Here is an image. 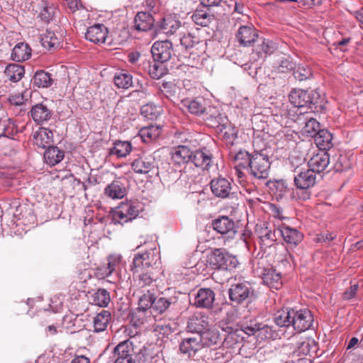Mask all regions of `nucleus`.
Listing matches in <instances>:
<instances>
[{
    "instance_id": "obj_45",
    "label": "nucleus",
    "mask_w": 363,
    "mask_h": 363,
    "mask_svg": "<svg viewBox=\"0 0 363 363\" xmlns=\"http://www.w3.org/2000/svg\"><path fill=\"white\" fill-rule=\"evenodd\" d=\"M162 112V108L153 103H148L141 108V114L148 120H156Z\"/></svg>"
},
{
    "instance_id": "obj_48",
    "label": "nucleus",
    "mask_w": 363,
    "mask_h": 363,
    "mask_svg": "<svg viewBox=\"0 0 363 363\" xmlns=\"http://www.w3.org/2000/svg\"><path fill=\"white\" fill-rule=\"evenodd\" d=\"M57 13L56 8L52 4L49 2H42V9L40 11L39 17L46 23L53 20Z\"/></svg>"
},
{
    "instance_id": "obj_6",
    "label": "nucleus",
    "mask_w": 363,
    "mask_h": 363,
    "mask_svg": "<svg viewBox=\"0 0 363 363\" xmlns=\"http://www.w3.org/2000/svg\"><path fill=\"white\" fill-rule=\"evenodd\" d=\"M251 174L257 179H267L269 174L270 162L267 155L262 152L252 154L249 169Z\"/></svg>"
},
{
    "instance_id": "obj_35",
    "label": "nucleus",
    "mask_w": 363,
    "mask_h": 363,
    "mask_svg": "<svg viewBox=\"0 0 363 363\" xmlns=\"http://www.w3.org/2000/svg\"><path fill=\"white\" fill-rule=\"evenodd\" d=\"M111 319V313L108 311L103 310L94 318V331L96 333L104 331L109 324Z\"/></svg>"
},
{
    "instance_id": "obj_2",
    "label": "nucleus",
    "mask_w": 363,
    "mask_h": 363,
    "mask_svg": "<svg viewBox=\"0 0 363 363\" xmlns=\"http://www.w3.org/2000/svg\"><path fill=\"white\" fill-rule=\"evenodd\" d=\"M160 259L159 252L155 247L146 251L142 254H138L135 256L131 267V271L133 275L136 273L143 272V271H149L151 272L155 268L158 267Z\"/></svg>"
},
{
    "instance_id": "obj_16",
    "label": "nucleus",
    "mask_w": 363,
    "mask_h": 363,
    "mask_svg": "<svg viewBox=\"0 0 363 363\" xmlns=\"http://www.w3.org/2000/svg\"><path fill=\"white\" fill-rule=\"evenodd\" d=\"M30 113L33 120L38 125L48 121L52 116V111L43 103L33 106Z\"/></svg>"
},
{
    "instance_id": "obj_12",
    "label": "nucleus",
    "mask_w": 363,
    "mask_h": 363,
    "mask_svg": "<svg viewBox=\"0 0 363 363\" xmlns=\"http://www.w3.org/2000/svg\"><path fill=\"white\" fill-rule=\"evenodd\" d=\"M192 162L196 167L208 170L213 162V156L209 150L206 147L192 151Z\"/></svg>"
},
{
    "instance_id": "obj_42",
    "label": "nucleus",
    "mask_w": 363,
    "mask_h": 363,
    "mask_svg": "<svg viewBox=\"0 0 363 363\" xmlns=\"http://www.w3.org/2000/svg\"><path fill=\"white\" fill-rule=\"evenodd\" d=\"M4 73L10 81L17 82L22 79L25 69L22 65L10 64L6 67Z\"/></svg>"
},
{
    "instance_id": "obj_40",
    "label": "nucleus",
    "mask_w": 363,
    "mask_h": 363,
    "mask_svg": "<svg viewBox=\"0 0 363 363\" xmlns=\"http://www.w3.org/2000/svg\"><path fill=\"white\" fill-rule=\"evenodd\" d=\"M161 133L160 126L150 125L142 128L139 131V135L143 142L148 143L157 139Z\"/></svg>"
},
{
    "instance_id": "obj_28",
    "label": "nucleus",
    "mask_w": 363,
    "mask_h": 363,
    "mask_svg": "<svg viewBox=\"0 0 363 363\" xmlns=\"http://www.w3.org/2000/svg\"><path fill=\"white\" fill-rule=\"evenodd\" d=\"M104 194L112 199H121L125 196L126 188L121 181L114 180L105 188Z\"/></svg>"
},
{
    "instance_id": "obj_3",
    "label": "nucleus",
    "mask_w": 363,
    "mask_h": 363,
    "mask_svg": "<svg viewBox=\"0 0 363 363\" xmlns=\"http://www.w3.org/2000/svg\"><path fill=\"white\" fill-rule=\"evenodd\" d=\"M209 263L214 269L225 270H231L239 264L235 256L230 255L221 248H216L211 251L209 255Z\"/></svg>"
},
{
    "instance_id": "obj_22",
    "label": "nucleus",
    "mask_w": 363,
    "mask_h": 363,
    "mask_svg": "<svg viewBox=\"0 0 363 363\" xmlns=\"http://www.w3.org/2000/svg\"><path fill=\"white\" fill-rule=\"evenodd\" d=\"M313 322V315L308 308L296 311V333H302L308 330Z\"/></svg>"
},
{
    "instance_id": "obj_9",
    "label": "nucleus",
    "mask_w": 363,
    "mask_h": 363,
    "mask_svg": "<svg viewBox=\"0 0 363 363\" xmlns=\"http://www.w3.org/2000/svg\"><path fill=\"white\" fill-rule=\"evenodd\" d=\"M133 343L130 340L120 342L113 350V363H135Z\"/></svg>"
},
{
    "instance_id": "obj_37",
    "label": "nucleus",
    "mask_w": 363,
    "mask_h": 363,
    "mask_svg": "<svg viewBox=\"0 0 363 363\" xmlns=\"http://www.w3.org/2000/svg\"><path fill=\"white\" fill-rule=\"evenodd\" d=\"M183 103L188 111L194 115H204L205 112L207 111L205 106V101L202 99H195L192 100L186 99Z\"/></svg>"
},
{
    "instance_id": "obj_36",
    "label": "nucleus",
    "mask_w": 363,
    "mask_h": 363,
    "mask_svg": "<svg viewBox=\"0 0 363 363\" xmlns=\"http://www.w3.org/2000/svg\"><path fill=\"white\" fill-rule=\"evenodd\" d=\"M64 157V151L55 146H49L44 153L45 162L52 166L61 162Z\"/></svg>"
},
{
    "instance_id": "obj_44",
    "label": "nucleus",
    "mask_w": 363,
    "mask_h": 363,
    "mask_svg": "<svg viewBox=\"0 0 363 363\" xmlns=\"http://www.w3.org/2000/svg\"><path fill=\"white\" fill-rule=\"evenodd\" d=\"M244 331V326L240 330H235L228 333L223 340V345L228 348L233 347L235 345L242 342L244 339L242 336Z\"/></svg>"
},
{
    "instance_id": "obj_34",
    "label": "nucleus",
    "mask_w": 363,
    "mask_h": 363,
    "mask_svg": "<svg viewBox=\"0 0 363 363\" xmlns=\"http://www.w3.org/2000/svg\"><path fill=\"white\" fill-rule=\"evenodd\" d=\"M133 170L138 174H147L154 168V162L147 157H139L131 163Z\"/></svg>"
},
{
    "instance_id": "obj_54",
    "label": "nucleus",
    "mask_w": 363,
    "mask_h": 363,
    "mask_svg": "<svg viewBox=\"0 0 363 363\" xmlns=\"http://www.w3.org/2000/svg\"><path fill=\"white\" fill-rule=\"evenodd\" d=\"M312 146V143L311 140H302L300 143H296V152H298V155H296V163L306 161V156L308 155V150Z\"/></svg>"
},
{
    "instance_id": "obj_13",
    "label": "nucleus",
    "mask_w": 363,
    "mask_h": 363,
    "mask_svg": "<svg viewBox=\"0 0 363 363\" xmlns=\"http://www.w3.org/2000/svg\"><path fill=\"white\" fill-rule=\"evenodd\" d=\"M330 164V155L326 151H319L314 154L308 162V167L314 173L323 172Z\"/></svg>"
},
{
    "instance_id": "obj_59",
    "label": "nucleus",
    "mask_w": 363,
    "mask_h": 363,
    "mask_svg": "<svg viewBox=\"0 0 363 363\" xmlns=\"http://www.w3.org/2000/svg\"><path fill=\"white\" fill-rule=\"evenodd\" d=\"M177 86L176 85L170 82H162L161 86H160L159 91L167 98H169L172 96L176 93Z\"/></svg>"
},
{
    "instance_id": "obj_23",
    "label": "nucleus",
    "mask_w": 363,
    "mask_h": 363,
    "mask_svg": "<svg viewBox=\"0 0 363 363\" xmlns=\"http://www.w3.org/2000/svg\"><path fill=\"white\" fill-rule=\"evenodd\" d=\"M236 36L241 45L249 46L257 39L258 33L254 28L242 26L239 28Z\"/></svg>"
},
{
    "instance_id": "obj_41",
    "label": "nucleus",
    "mask_w": 363,
    "mask_h": 363,
    "mask_svg": "<svg viewBox=\"0 0 363 363\" xmlns=\"http://www.w3.org/2000/svg\"><path fill=\"white\" fill-rule=\"evenodd\" d=\"M113 82L118 88L127 89L133 84V77L127 71L121 70L115 74Z\"/></svg>"
},
{
    "instance_id": "obj_18",
    "label": "nucleus",
    "mask_w": 363,
    "mask_h": 363,
    "mask_svg": "<svg viewBox=\"0 0 363 363\" xmlns=\"http://www.w3.org/2000/svg\"><path fill=\"white\" fill-rule=\"evenodd\" d=\"M211 226L214 230L221 235L236 233L235 222L228 216H220L213 220Z\"/></svg>"
},
{
    "instance_id": "obj_60",
    "label": "nucleus",
    "mask_w": 363,
    "mask_h": 363,
    "mask_svg": "<svg viewBox=\"0 0 363 363\" xmlns=\"http://www.w3.org/2000/svg\"><path fill=\"white\" fill-rule=\"evenodd\" d=\"M313 341L310 338H306L303 341L296 342V353L297 355H306L309 353L311 350V342Z\"/></svg>"
},
{
    "instance_id": "obj_31",
    "label": "nucleus",
    "mask_w": 363,
    "mask_h": 363,
    "mask_svg": "<svg viewBox=\"0 0 363 363\" xmlns=\"http://www.w3.org/2000/svg\"><path fill=\"white\" fill-rule=\"evenodd\" d=\"M315 181V173L311 169H307L306 172H301L298 173V177H296V188L307 189L314 185Z\"/></svg>"
},
{
    "instance_id": "obj_51",
    "label": "nucleus",
    "mask_w": 363,
    "mask_h": 363,
    "mask_svg": "<svg viewBox=\"0 0 363 363\" xmlns=\"http://www.w3.org/2000/svg\"><path fill=\"white\" fill-rule=\"evenodd\" d=\"M144 294L139 298L138 301V309L142 311H146L148 308H152L154 301V294L151 292L150 289H144L142 292H145Z\"/></svg>"
},
{
    "instance_id": "obj_8",
    "label": "nucleus",
    "mask_w": 363,
    "mask_h": 363,
    "mask_svg": "<svg viewBox=\"0 0 363 363\" xmlns=\"http://www.w3.org/2000/svg\"><path fill=\"white\" fill-rule=\"evenodd\" d=\"M312 113L297 115L296 124L303 125L300 130L302 136L306 138H313L320 130V123L312 117Z\"/></svg>"
},
{
    "instance_id": "obj_33",
    "label": "nucleus",
    "mask_w": 363,
    "mask_h": 363,
    "mask_svg": "<svg viewBox=\"0 0 363 363\" xmlns=\"http://www.w3.org/2000/svg\"><path fill=\"white\" fill-rule=\"evenodd\" d=\"M31 49L28 44L19 43L13 48L11 58L16 62H23L30 58Z\"/></svg>"
},
{
    "instance_id": "obj_15",
    "label": "nucleus",
    "mask_w": 363,
    "mask_h": 363,
    "mask_svg": "<svg viewBox=\"0 0 363 363\" xmlns=\"http://www.w3.org/2000/svg\"><path fill=\"white\" fill-rule=\"evenodd\" d=\"M210 184L213 194L220 198L228 197L232 189L230 181L223 177L212 179Z\"/></svg>"
},
{
    "instance_id": "obj_4",
    "label": "nucleus",
    "mask_w": 363,
    "mask_h": 363,
    "mask_svg": "<svg viewBox=\"0 0 363 363\" xmlns=\"http://www.w3.org/2000/svg\"><path fill=\"white\" fill-rule=\"evenodd\" d=\"M297 97L296 116L313 112L320 100L319 94L313 90L308 93V90L300 89Z\"/></svg>"
},
{
    "instance_id": "obj_55",
    "label": "nucleus",
    "mask_w": 363,
    "mask_h": 363,
    "mask_svg": "<svg viewBox=\"0 0 363 363\" xmlns=\"http://www.w3.org/2000/svg\"><path fill=\"white\" fill-rule=\"evenodd\" d=\"M152 274V271H151V272L149 271H143V272L136 273L135 274H138V286L140 289L150 286L155 280Z\"/></svg>"
},
{
    "instance_id": "obj_58",
    "label": "nucleus",
    "mask_w": 363,
    "mask_h": 363,
    "mask_svg": "<svg viewBox=\"0 0 363 363\" xmlns=\"http://www.w3.org/2000/svg\"><path fill=\"white\" fill-rule=\"evenodd\" d=\"M218 130L220 133L222 134L223 139H225L227 143L230 144L233 143V141L237 137L233 128H231L230 126H228L225 123Z\"/></svg>"
},
{
    "instance_id": "obj_52",
    "label": "nucleus",
    "mask_w": 363,
    "mask_h": 363,
    "mask_svg": "<svg viewBox=\"0 0 363 363\" xmlns=\"http://www.w3.org/2000/svg\"><path fill=\"white\" fill-rule=\"evenodd\" d=\"M252 160V155H250L247 151H239L234 156V161L237 167L249 169L250 163Z\"/></svg>"
},
{
    "instance_id": "obj_50",
    "label": "nucleus",
    "mask_w": 363,
    "mask_h": 363,
    "mask_svg": "<svg viewBox=\"0 0 363 363\" xmlns=\"http://www.w3.org/2000/svg\"><path fill=\"white\" fill-rule=\"evenodd\" d=\"M43 46L48 49L56 48L60 44V38L52 31L47 30L41 38Z\"/></svg>"
},
{
    "instance_id": "obj_26",
    "label": "nucleus",
    "mask_w": 363,
    "mask_h": 363,
    "mask_svg": "<svg viewBox=\"0 0 363 363\" xmlns=\"http://www.w3.org/2000/svg\"><path fill=\"white\" fill-rule=\"evenodd\" d=\"M134 23L136 30L147 31L153 27L155 19L151 13L141 11L135 16Z\"/></svg>"
},
{
    "instance_id": "obj_63",
    "label": "nucleus",
    "mask_w": 363,
    "mask_h": 363,
    "mask_svg": "<svg viewBox=\"0 0 363 363\" xmlns=\"http://www.w3.org/2000/svg\"><path fill=\"white\" fill-rule=\"evenodd\" d=\"M121 259V256L118 255H111L108 257V263L106 266L109 269L108 272L112 273L116 267L119 264Z\"/></svg>"
},
{
    "instance_id": "obj_49",
    "label": "nucleus",
    "mask_w": 363,
    "mask_h": 363,
    "mask_svg": "<svg viewBox=\"0 0 363 363\" xmlns=\"http://www.w3.org/2000/svg\"><path fill=\"white\" fill-rule=\"evenodd\" d=\"M93 303L100 307H106L111 301L110 294L104 289H99L93 295Z\"/></svg>"
},
{
    "instance_id": "obj_1",
    "label": "nucleus",
    "mask_w": 363,
    "mask_h": 363,
    "mask_svg": "<svg viewBox=\"0 0 363 363\" xmlns=\"http://www.w3.org/2000/svg\"><path fill=\"white\" fill-rule=\"evenodd\" d=\"M254 270L261 277L262 282L271 289H279L281 285V278L279 272L269 264L267 257H261L254 262Z\"/></svg>"
},
{
    "instance_id": "obj_39",
    "label": "nucleus",
    "mask_w": 363,
    "mask_h": 363,
    "mask_svg": "<svg viewBox=\"0 0 363 363\" xmlns=\"http://www.w3.org/2000/svg\"><path fill=\"white\" fill-rule=\"evenodd\" d=\"M32 80L33 84L38 88L50 87L54 81L52 77V74L45 72L44 70L37 71Z\"/></svg>"
},
{
    "instance_id": "obj_43",
    "label": "nucleus",
    "mask_w": 363,
    "mask_h": 363,
    "mask_svg": "<svg viewBox=\"0 0 363 363\" xmlns=\"http://www.w3.org/2000/svg\"><path fill=\"white\" fill-rule=\"evenodd\" d=\"M180 42L182 45L186 49L193 48L194 47H197V49H199L206 45L204 41L201 40L199 36L191 33L184 34L180 39Z\"/></svg>"
},
{
    "instance_id": "obj_53",
    "label": "nucleus",
    "mask_w": 363,
    "mask_h": 363,
    "mask_svg": "<svg viewBox=\"0 0 363 363\" xmlns=\"http://www.w3.org/2000/svg\"><path fill=\"white\" fill-rule=\"evenodd\" d=\"M191 18L196 24L203 27L208 26L213 19V16L208 14L207 12L199 10H196L193 13Z\"/></svg>"
},
{
    "instance_id": "obj_7",
    "label": "nucleus",
    "mask_w": 363,
    "mask_h": 363,
    "mask_svg": "<svg viewBox=\"0 0 363 363\" xmlns=\"http://www.w3.org/2000/svg\"><path fill=\"white\" fill-rule=\"evenodd\" d=\"M244 331L248 335H255L260 340L276 339L279 336L278 333L273 330L272 326L255 321H250L244 325Z\"/></svg>"
},
{
    "instance_id": "obj_30",
    "label": "nucleus",
    "mask_w": 363,
    "mask_h": 363,
    "mask_svg": "<svg viewBox=\"0 0 363 363\" xmlns=\"http://www.w3.org/2000/svg\"><path fill=\"white\" fill-rule=\"evenodd\" d=\"M313 138L319 151H326L333 146L332 134L327 130L323 129L318 130V133L313 137Z\"/></svg>"
},
{
    "instance_id": "obj_57",
    "label": "nucleus",
    "mask_w": 363,
    "mask_h": 363,
    "mask_svg": "<svg viewBox=\"0 0 363 363\" xmlns=\"http://www.w3.org/2000/svg\"><path fill=\"white\" fill-rule=\"evenodd\" d=\"M296 72L298 73V75L296 76V79L299 82L310 80L313 76L311 67L303 64L298 65Z\"/></svg>"
},
{
    "instance_id": "obj_56",
    "label": "nucleus",
    "mask_w": 363,
    "mask_h": 363,
    "mask_svg": "<svg viewBox=\"0 0 363 363\" xmlns=\"http://www.w3.org/2000/svg\"><path fill=\"white\" fill-rule=\"evenodd\" d=\"M171 299L172 298H167L164 297H155L152 309L158 313H162L171 305Z\"/></svg>"
},
{
    "instance_id": "obj_5",
    "label": "nucleus",
    "mask_w": 363,
    "mask_h": 363,
    "mask_svg": "<svg viewBox=\"0 0 363 363\" xmlns=\"http://www.w3.org/2000/svg\"><path fill=\"white\" fill-rule=\"evenodd\" d=\"M139 214L138 205L132 201L122 202L113 211L112 220L115 224L123 225L136 218Z\"/></svg>"
},
{
    "instance_id": "obj_19",
    "label": "nucleus",
    "mask_w": 363,
    "mask_h": 363,
    "mask_svg": "<svg viewBox=\"0 0 363 363\" xmlns=\"http://www.w3.org/2000/svg\"><path fill=\"white\" fill-rule=\"evenodd\" d=\"M208 327V322L207 318L201 313H194L190 316L186 326L188 331L196 333V334L201 333Z\"/></svg>"
},
{
    "instance_id": "obj_24",
    "label": "nucleus",
    "mask_w": 363,
    "mask_h": 363,
    "mask_svg": "<svg viewBox=\"0 0 363 363\" xmlns=\"http://www.w3.org/2000/svg\"><path fill=\"white\" fill-rule=\"evenodd\" d=\"M274 323L280 327H289L291 325L294 328L295 324V311L291 309H282L274 314Z\"/></svg>"
},
{
    "instance_id": "obj_32",
    "label": "nucleus",
    "mask_w": 363,
    "mask_h": 363,
    "mask_svg": "<svg viewBox=\"0 0 363 363\" xmlns=\"http://www.w3.org/2000/svg\"><path fill=\"white\" fill-rule=\"evenodd\" d=\"M35 144L42 148L50 146L52 142L53 133L52 130L45 128H40L34 135Z\"/></svg>"
},
{
    "instance_id": "obj_14",
    "label": "nucleus",
    "mask_w": 363,
    "mask_h": 363,
    "mask_svg": "<svg viewBox=\"0 0 363 363\" xmlns=\"http://www.w3.org/2000/svg\"><path fill=\"white\" fill-rule=\"evenodd\" d=\"M181 22L175 16H164L156 28L157 33L173 35L180 28Z\"/></svg>"
},
{
    "instance_id": "obj_17",
    "label": "nucleus",
    "mask_w": 363,
    "mask_h": 363,
    "mask_svg": "<svg viewBox=\"0 0 363 363\" xmlns=\"http://www.w3.org/2000/svg\"><path fill=\"white\" fill-rule=\"evenodd\" d=\"M202 348V343L198 334L193 337L184 338L179 345L181 352L188 354L189 357L194 356Z\"/></svg>"
},
{
    "instance_id": "obj_47",
    "label": "nucleus",
    "mask_w": 363,
    "mask_h": 363,
    "mask_svg": "<svg viewBox=\"0 0 363 363\" xmlns=\"http://www.w3.org/2000/svg\"><path fill=\"white\" fill-rule=\"evenodd\" d=\"M131 149L130 143L128 141H117L114 143V146L111 150V154L115 155L118 157H124L130 152Z\"/></svg>"
},
{
    "instance_id": "obj_62",
    "label": "nucleus",
    "mask_w": 363,
    "mask_h": 363,
    "mask_svg": "<svg viewBox=\"0 0 363 363\" xmlns=\"http://www.w3.org/2000/svg\"><path fill=\"white\" fill-rule=\"evenodd\" d=\"M350 167V162L346 156L340 155L334 165L335 172H343Z\"/></svg>"
},
{
    "instance_id": "obj_11",
    "label": "nucleus",
    "mask_w": 363,
    "mask_h": 363,
    "mask_svg": "<svg viewBox=\"0 0 363 363\" xmlns=\"http://www.w3.org/2000/svg\"><path fill=\"white\" fill-rule=\"evenodd\" d=\"M172 50V43L170 41L162 40L153 44L151 52L155 62L163 63L171 58Z\"/></svg>"
},
{
    "instance_id": "obj_61",
    "label": "nucleus",
    "mask_w": 363,
    "mask_h": 363,
    "mask_svg": "<svg viewBox=\"0 0 363 363\" xmlns=\"http://www.w3.org/2000/svg\"><path fill=\"white\" fill-rule=\"evenodd\" d=\"M164 73L163 66L157 64L156 62L149 67V74L152 79H160L164 74Z\"/></svg>"
},
{
    "instance_id": "obj_29",
    "label": "nucleus",
    "mask_w": 363,
    "mask_h": 363,
    "mask_svg": "<svg viewBox=\"0 0 363 363\" xmlns=\"http://www.w3.org/2000/svg\"><path fill=\"white\" fill-rule=\"evenodd\" d=\"M192 151L186 145H179L174 149L172 159L178 164H187L191 162Z\"/></svg>"
},
{
    "instance_id": "obj_27",
    "label": "nucleus",
    "mask_w": 363,
    "mask_h": 363,
    "mask_svg": "<svg viewBox=\"0 0 363 363\" xmlns=\"http://www.w3.org/2000/svg\"><path fill=\"white\" fill-rule=\"evenodd\" d=\"M281 233L286 244V250L290 258L294 260V252L295 249V230L289 226L283 224L281 228Z\"/></svg>"
},
{
    "instance_id": "obj_21",
    "label": "nucleus",
    "mask_w": 363,
    "mask_h": 363,
    "mask_svg": "<svg viewBox=\"0 0 363 363\" xmlns=\"http://www.w3.org/2000/svg\"><path fill=\"white\" fill-rule=\"evenodd\" d=\"M108 35V29L103 24H96L88 28L85 34L86 39L94 43H103Z\"/></svg>"
},
{
    "instance_id": "obj_10",
    "label": "nucleus",
    "mask_w": 363,
    "mask_h": 363,
    "mask_svg": "<svg viewBox=\"0 0 363 363\" xmlns=\"http://www.w3.org/2000/svg\"><path fill=\"white\" fill-rule=\"evenodd\" d=\"M253 294V289L248 282H239L233 284L228 289V296L230 301L237 304L242 303Z\"/></svg>"
},
{
    "instance_id": "obj_38",
    "label": "nucleus",
    "mask_w": 363,
    "mask_h": 363,
    "mask_svg": "<svg viewBox=\"0 0 363 363\" xmlns=\"http://www.w3.org/2000/svg\"><path fill=\"white\" fill-rule=\"evenodd\" d=\"M231 358V352L221 349L218 351H211L206 357V363H227Z\"/></svg>"
},
{
    "instance_id": "obj_20",
    "label": "nucleus",
    "mask_w": 363,
    "mask_h": 363,
    "mask_svg": "<svg viewBox=\"0 0 363 363\" xmlns=\"http://www.w3.org/2000/svg\"><path fill=\"white\" fill-rule=\"evenodd\" d=\"M214 301V291L211 289L203 288L198 291L194 298V305L199 308H210L212 307Z\"/></svg>"
},
{
    "instance_id": "obj_25",
    "label": "nucleus",
    "mask_w": 363,
    "mask_h": 363,
    "mask_svg": "<svg viewBox=\"0 0 363 363\" xmlns=\"http://www.w3.org/2000/svg\"><path fill=\"white\" fill-rule=\"evenodd\" d=\"M203 119L209 126L219 129L225 124L226 118L216 108L208 107L203 115Z\"/></svg>"
},
{
    "instance_id": "obj_64",
    "label": "nucleus",
    "mask_w": 363,
    "mask_h": 363,
    "mask_svg": "<svg viewBox=\"0 0 363 363\" xmlns=\"http://www.w3.org/2000/svg\"><path fill=\"white\" fill-rule=\"evenodd\" d=\"M256 52L259 58H265L268 53L272 52L271 47L263 40L256 49Z\"/></svg>"
},
{
    "instance_id": "obj_46",
    "label": "nucleus",
    "mask_w": 363,
    "mask_h": 363,
    "mask_svg": "<svg viewBox=\"0 0 363 363\" xmlns=\"http://www.w3.org/2000/svg\"><path fill=\"white\" fill-rule=\"evenodd\" d=\"M203 347L204 346H210L216 345L218 342L219 335L214 330H211L206 328L201 333L198 334Z\"/></svg>"
}]
</instances>
